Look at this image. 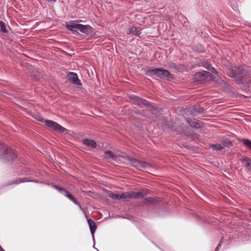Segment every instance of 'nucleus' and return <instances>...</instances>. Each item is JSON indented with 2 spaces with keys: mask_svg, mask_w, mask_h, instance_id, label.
Returning a JSON list of instances; mask_svg holds the SVG:
<instances>
[{
  "mask_svg": "<svg viewBox=\"0 0 251 251\" xmlns=\"http://www.w3.org/2000/svg\"><path fill=\"white\" fill-rule=\"evenodd\" d=\"M249 67L232 66L228 68L227 74L231 77L239 79L244 84L251 83V71Z\"/></svg>",
  "mask_w": 251,
  "mask_h": 251,
  "instance_id": "1",
  "label": "nucleus"
},
{
  "mask_svg": "<svg viewBox=\"0 0 251 251\" xmlns=\"http://www.w3.org/2000/svg\"><path fill=\"white\" fill-rule=\"evenodd\" d=\"M144 71L146 75L152 76L153 75L158 76L161 78H167L168 79H172L173 75L167 70L161 68L152 69L149 67H145Z\"/></svg>",
  "mask_w": 251,
  "mask_h": 251,
  "instance_id": "2",
  "label": "nucleus"
},
{
  "mask_svg": "<svg viewBox=\"0 0 251 251\" xmlns=\"http://www.w3.org/2000/svg\"><path fill=\"white\" fill-rule=\"evenodd\" d=\"M144 71L146 75L152 76L153 75L158 76L161 78H167L168 79H172L173 75L167 70L161 68L152 69L149 67H145Z\"/></svg>",
  "mask_w": 251,
  "mask_h": 251,
  "instance_id": "3",
  "label": "nucleus"
},
{
  "mask_svg": "<svg viewBox=\"0 0 251 251\" xmlns=\"http://www.w3.org/2000/svg\"><path fill=\"white\" fill-rule=\"evenodd\" d=\"M0 152H3L5 161H12L16 156V153L4 144L0 142Z\"/></svg>",
  "mask_w": 251,
  "mask_h": 251,
  "instance_id": "4",
  "label": "nucleus"
},
{
  "mask_svg": "<svg viewBox=\"0 0 251 251\" xmlns=\"http://www.w3.org/2000/svg\"><path fill=\"white\" fill-rule=\"evenodd\" d=\"M147 193L140 192H126L121 193V200L124 201H128L132 198H143Z\"/></svg>",
  "mask_w": 251,
  "mask_h": 251,
  "instance_id": "5",
  "label": "nucleus"
},
{
  "mask_svg": "<svg viewBox=\"0 0 251 251\" xmlns=\"http://www.w3.org/2000/svg\"><path fill=\"white\" fill-rule=\"evenodd\" d=\"M126 161L127 163L131 164L132 166L140 170L146 169L149 166V163L142 160L134 159L130 156L126 157Z\"/></svg>",
  "mask_w": 251,
  "mask_h": 251,
  "instance_id": "6",
  "label": "nucleus"
},
{
  "mask_svg": "<svg viewBox=\"0 0 251 251\" xmlns=\"http://www.w3.org/2000/svg\"><path fill=\"white\" fill-rule=\"evenodd\" d=\"M54 187L60 193L65 196L68 199H69L70 201L73 202L75 204L77 205L80 207V208H82L81 205L78 203L77 201L75 198V197L72 195H71L65 189L57 185H54Z\"/></svg>",
  "mask_w": 251,
  "mask_h": 251,
  "instance_id": "7",
  "label": "nucleus"
},
{
  "mask_svg": "<svg viewBox=\"0 0 251 251\" xmlns=\"http://www.w3.org/2000/svg\"><path fill=\"white\" fill-rule=\"evenodd\" d=\"M45 124L50 129L55 131H58L61 133H63L66 130L65 128L62 126L61 125L51 120H46L45 121Z\"/></svg>",
  "mask_w": 251,
  "mask_h": 251,
  "instance_id": "8",
  "label": "nucleus"
},
{
  "mask_svg": "<svg viewBox=\"0 0 251 251\" xmlns=\"http://www.w3.org/2000/svg\"><path fill=\"white\" fill-rule=\"evenodd\" d=\"M78 21H72L69 24H66V28L67 29L71 31L73 33H78L79 31L80 24L76 23L79 22Z\"/></svg>",
  "mask_w": 251,
  "mask_h": 251,
  "instance_id": "9",
  "label": "nucleus"
},
{
  "mask_svg": "<svg viewBox=\"0 0 251 251\" xmlns=\"http://www.w3.org/2000/svg\"><path fill=\"white\" fill-rule=\"evenodd\" d=\"M232 145L230 141H224L222 144H212L210 145L213 150L215 151H222L226 147H229Z\"/></svg>",
  "mask_w": 251,
  "mask_h": 251,
  "instance_id": "10",
  "label": "nucleus"
},
{
  "mask_svg": "<svg viewBox=\"0 0 251 251\" xmlns=\"http://www.w3.org/2000/svg\"><path fill=\"white\" fill-rule=\"evenodd\" d=\"M68 78L71 82L73 84L80 86L82 85L80 80L79 79L77 75L73 72L69 73L68 75Z\"/></svg>",
  "mask_w": 251,
  "mask_h": 251,
  "instance_id": "11",
  "label": "nucleus"
},
{
  "mask_svg": "<svg viewBox=\"0 0 251 251\" xmlns=\"http://www.w3.org/2000/svg\"><path fill=\"white\" fill-rule=\"evenodd\" d=\"M160 202V200L158 198H151L148 197L143 200L142 204L143 205H155L158 204Z\"/></svg>",
  "mask_w": 251,
  "mask_h": 251,
  "instance_id": "12",
  "label": "nucleus"
},
{
  "mask_svg": "<svg viewBox=\"0 0 251 251\" xmlns=\"http://www.w3.org/2000/svg\"><path fill=\"white\" fill-rule=\"evenodd\" d=\"M79 26V31L81 33L89 35L92 33L93 32V28L90 25L80 24Z\"/></svg>",
  "mask_w": 251,
  "mask_h": 251,
  "instance_id": "13",
  "label": "nucleus"
},
{
  "mask_svg": "<svg viewBox=\"0 0 251 251\" xmlns=\"http://www.w3.org/2000/svg\"><path fill=\"white\" fill-rule=\"evenodd\" d=\"M133 99L135 103L141 107H143V106L148 107L150 105V103L148 101L140 98L134 96Z\"/></svg>",
  "mask_w": 251,
  "mask_h": 251,
  "instance_id": "14",
  "label": "nucleus"
},
{
  "mask_svg": "<svg viewBox=\"0 0 251 251\" xmlns=\"http://www.w3.org/2000/svg\"><path fill=\"white\" fill-rule=\"evenodd\" d=\"M128 34H133L136 36H139L141 34L140 27L135 26H131L128 28V31L127 32Z\"/></svg>",
  "mask_w": 251,
  "mask_h": 251,
  "instance_id": "15",
  "label": "nucleus"
},
{
  "mask_svg": "<svg viewBox=\"0 0 251 251\" xmlns=\"http://www.w3.org/2000/svg\"><path fill=\"white\" fill-rule=\"evenodd\" d=\"M91 233L94 236V233L97 229V226L95 222L92 219H87Z\"/></svg>",
  "mask_w": 251,
  "mask_h": 251,
  "instance_id": "16",
  "label": "nucleus"
},
{
  "mask_svg": "<svg viewBox=\"0 0 251 251\" xmlns=\"http://www.w3.org/2000/svg\"><path fill=\"white\" fill-rule=\"evenodd\" d=\"M83 143L87 146L93 149L95 148L97 146V143L93 140L84 139Z\"/></svg>",
  "mask_w": 251,
  "mask_h": 251,
  "instance_id": "17",
  "label": "nucleus"
},
{
  "mask_svg": "<svg viewBox=\"0 0 251 251\" xmlns=\"http://www.w3.org/2000/svg\"><path fill=\"white\" fill-rule=\"evenodd\" d=\"M107 193L108 197L111 198L112 200L117 201L121 200V193H114L112 191H108Z\"/></svg>",
  "mask_w": 251,
  "mask_h": 251,
  "instance_id": "18",
  "label": "nucleus"
},
{
  "mask_svg": "<svg viewBox=\"0 0 251 251\" xmlns=\"http://www.w3.org/2000/svg\"><path fill=\"white\" fill-rule=\"evenodd\" d=\"M242 162L245 166L250 171H251V159L246 157L242 160Z\"/></svg>",
  "mask_w": 251,
  "mask_h": 251,
  "instance_id": "19",
  "label": "nucleus"
},
{
  "mask_svg": "<svg viewBox=\"0 0 251 251\" xmlns=\"http://www.w3.org/2000/svg\"><path fill=\"white\" fill-rule=\"evenodd\" d=\"M209 73L208 72H199L196 75L195 77L197 78L198 77H200V80H202L204 78L208 75Z\"/></svg>",
  "mask_w": 251,
  "mask_h": 251,
  "instance_id": "20",
  "label": "nucleus"
},
{
  "mask_svg": "<svg viewBox=\"0 0 251 251\" xmlns=\"http://www.w3.org/2000/svg\"><path fill=\"white\" fill-rule=\"evenodd\" d=\"M104 154L106 158L112 159L113 160L116 159V155L111 151H106L104 152Z\"/></svg>",
  "mask_w": 251,
  "mask_h": 251,
  "instance_id": "21",
  "label": "nucleus"
},
{
  "mask_svg": "<svg viewBox=\"0 0 251 251\" xmlns=\"http://www.w3.org/2000/svg\"><path fill=\"white\" fill-rule=\"evenodd\" d=\"M186 121L192 127H194L196 128H199L200 127V124L195 121H193L190 119L187 118L186 119Z\"/></svg>",
  "mask_w": 251,
  "mask_h": 251,
  "instance_id": "22",
  "label": "nucleus"
},
{
  "mask_svg": "<svg viewBox=\"0 0 251 251\" xmlns=\"http://www.w3.org/2000/svg\"><path fill=\"white\" fill-rule=\"evenodd\" d=\"M203 66L213 73H216L217 72L215 68L212 67L210 63L208 61L204 62L203 63Z\"/></svg>",
  "mask_w": 251,
  "mask_h": 251,
  "instance_id": "23",
  "label": "nucleus"
},
{
  "mask_svg": "<svg viewBox=\"0 0 251 251\" xmlns=\"http://www.w3.org/2000/svg\"><path fill=\"white\" fill-rule=\"evenodd\" d=\"M242 142L247 148L250 149L251 150V141L248 139H243L242 140Z\"/></svg>",
  "mask_w": 251,
  "mask_h": 251,
  "instance_id": "24",
  "label": "nucleus"
},
{
  "mask_svg": "<svg viewBox=\"0 0 251 251\" xmlns=\"http://www.w3.org/2000/svg\"><path fill=\"white\" fill-rule=\"evenodd\" d=\"M0 27L1 31L5 33H7L8 31L6 29L5 24L4 22L0 21Z\"/></svg>",
  "mask_w": 251,
  "mask_h": 251,
  "instance_id": "25",
  "label": "nucleus"
},
{
  "mask_svg": "<svg viewBox=\"0 0 251 251\" xmlns=\"http://www.w3.org/2000/svg\"><path fill=\"white\" fill-rule=\"evenodd\" d=\"M49 2L52 3L56 1L57 0H47Z\"/></svg>",
  "mask_w": 251,
  "mask_h": 251,
  "instance_id": "26",
  "label": "nucleus"
},
{
  "mask_svg": "<svg viewBox=\"0 0 251 251\" xmlns=\"http://www.w3.org/2000/svg\"><path fill=\"white\" fill-rule=\"evenodd\" d=\"M221 244H219L217 246V248H216V250H215V251H218L219 250V248L221 247Z\"/></svg>",
  "mask_w": 251,
  "mask_h": 251,
  "instance_id": "27",
  "label": "nucleus"
},
{
  "mask_svg": "<svg viewBox=\"0 0 251 251\" xmlns=\"http://www.w3.org/2000/svg\"><path fill=\"white\" fill-rule=\"evenodd\" d=\"M21 179H20L19 183H22V182H23L26 181V180H24V181L22 180V181H21Z\"/></svg>",
  "mask_w": 251,
  "mask_h": 251,
  "instance_id": "28",
  "label": "nucleus"
},
{
  "mask_svg": "<svg viewBox=\"0 0 251 251\" xmlns=\"http://www.w3.org/2000/svg\"><path fill=\"white\" fill-rule=\"evenodd\" d=\"M182 18L183 19H184V20H186V18H185V17H184L182 16Z\"/></svg>",
  "mask_w": 251,
  "mask_h": 251,
  "instance_id": "29",
  "label": "nucleus"
},
{
  "mask_svg": "<svg viewBox=\"0 0 251 251\" xmlns=\"http://www.w3.org/2000/svg\"><path fill=\"white\" fill-rule=\"evenodd\" d=\"M1 251H4L3 250H2Z\"/></svg>",
  "mask_w": 251,
  "mask_h": 251,
  "instance_id": "30",
  "label": "nucleus"
}]
</instances>
